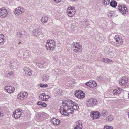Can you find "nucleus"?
Listing matches in <instances>:
<instances>
[{
  "instance_id": "obj_1",
  "label": "nucleus",
  "mask_w": 129,
  "mask_h": 129,
  "mask_svg": "<svg viewBox=\"0 0 129 129\" xmlns=\"http://www.w3.org/2000/svg\"><path fill=\"white\" fill-rule=\"evenodd\" d=\"M63 105L60 108V111L62 115L65 116L70 115L74 113V110H77L79 106L76 103L70 100H63Z\"/></svg>"
},
{
  "instance_id": "obj_2",
  "label": "nucleus",
  "mask_w": 129,
  "mask_h": 129,
  "mask_svg": "<svg viewBox=\"0 0 129 129\" xmlns=\"http://www.w3.org/2000/svg\"><path fill=\"white\" fill-rule=\"evenodd\" d=\"M56 46L55 42L53 40H50L47 41L46 45V47L47 50L52 51L55 48Z\"/></svg>"
},
{
  "instance_id": "obj_3",
  "label": "nucleus",
  "mask_w": 129,
  "mask_h": 129,
  "mask_svg": "<svg viewBox=\"0 0 129 129\" xmlns=\"http://www.w3.org/2000/svg\"><path fill=\"white\" fill-rule=\"evenodd\" d=\"M72 48L74 51L76 53H81L82 51V46L79 43L76 42L72 44Z\"/></svg>"
},
{
  "instance_id": "obj_4",
  "label": "nucleus",
  "mask_w": 129,
  "mask_h": 129,
  "mask_svg": "<svg viewBox=\"0 0 129 129\" xmlns=\"http://www.w3.org/2000/svg\"><path fill=\"white\" fill-rule=\"evenodd\" d=\"M97 101L96 99L91 98L87 100L86 105L88 107H91L96 105Z\"/></svg>"
},
{
  "instance_id": "obj_5",
  "label": "nucleus",
  "mask_w": 129,
  "mask_h": 129,
  "mask_svg": "<svg viewBox=\"0 0 129 129\" xmlns=\"http://www.w3.org/2000/svg\"><path fill=\"white\" fill-rule=\"evenodd\" d=\"M22 113L21 110L19 109H17L13 112L12 116L15 119L19 118L21 116Z\"/></svg>"
},
{
  "instance_id": "obj_6",
  "label": "nucleus",
  "mask_w": 129,
  "mask_h": 129,
  "mask_svg": "<svg viewBox=\"0 0 129 129\" xmlns=\"http://www.w3.org/2000/svg\"><path fill=\"white\" fill-rule=\"evenodd\" d=\"M90 116L94 120L99 118L100 117L101 114L98 111H92L91 112Z\"/></svg>"
},
{
  "instance_id": "obj_7",
  "label": "nucleus",
  "mask_w": 129,
  "mask_h": 129,
  "mask_svg": "<svg viewBox=\"0 0 129 129\" xmlns=\"http://www.w3.org/2000/svg\"><path fill=\"white\" fill-rule=\"evenodd\" d=\"M118 9L120 12L123 15H124V14H126L128 12L127 8L123 5H118Z\"/></svg>"
},
{
  "instance_id": "obj_8",
  "label": "nucleus",
  "mask_w": 129,
  "mask_h": 129,
  "mask_svg": "<svg viewBox=\"0 0 129 129\" xmlns=\"http://www.w3.org/2000/svg\"><path fill=\"white\" fill-rule=\"evenodd\" d=\"M75 96L78 98L82 99L85 97V94L81 90L76 91L75 92Z\"/></svg>"
},
{
  "instance_id": "obj_9",
  "label": "nucleus",
  "mask_w": 129,
  "mask_h": 129,
  "mask_svg": "<svg viewBox=\"0 0 129 129\" xmlns=\"http://www.w3.org/2000/svg\"><path fill=\"white\" fill-rule=\"evenodd\" d=\"M67 12L68 16H73L75 14V10L74 8L69 7L67 9Z\"/></svg>"
},
{
  "instance_id": "obj_10",
  "label": "nucleus",
  "mask_w": 129,
  "mask_h": 129,
  "mask_svg": "<svg viewBox=\"0 0 129 129\" xmlns=\"http://www.w3.org/2000/svg\"><path fill=\"white\" fill-rule=\"evenodd\" d=\"M24 11V8L22 7H19L15 9L14 12L16 15H19Z\"/></svg>"
},
{
  "instance_id": "obj_11",
  "label": "nucleus",
  "mask_w": 129,
  "mask_h": 129,
  "mask_svg": "<svg viewBox=\"0 0 129 129\" xmlns=\"http://www.w3.org/2000/svg\"><path fill=\"white\" fill-rule=\"evenodd\" d=\"M28 94L26 92H21L18 94L17 98L19 100H23Z\"/></svg>"
},
{
  "instance_id": "obj_12",
  "label": "nucleus",
  "mask_w": 129,
  "mask_h": 129,
  "mask_svg": "<svg viewBox=\"0 0 129 129\" xmlns=\"http://www.w3.org/2000/svg\"><path fill=\"white\" fill-rule=\"evenodd\" d=\"M40 99L43 101H48L51 98L50 96L46 95L45 93H42L39 95Z\"/></svg>"
},
{
  "instance_id": "obj_13",
  "label": "nucleus",
  "mask_w": 129,
  "mask_h": 129,
  "mask_svg": "<svg viewBox=\"0 0 129 129\" xmlns=\"http://www.w3.org/2000/svg\"><path fill=\"white\" fill-rule=\"evenodd\" d=\"M114 39L117 44L121 45L123 44V40L121 37L119 35H116L114 37Z\"/></svg>"
},
{
  "instance_id": "obj_14",
  "label": "nucleus",
  "mask_w": 129,
  "mask_h": 129,
  "mask_svg": "<svg viewBox=\"0 0 129 129\" xmlns=\"http://www.w3.org/2000/svg\"><path fill=\"white\" fill-rule=\"evenodd\" d=\"M5 90L9 93H13L15 91V88L11 86H7L5 87Z\"/></svg>"
},
{
  "instance_id": "obj_15",
  "label": "nucleus",
  "mask_w": 129,
  "mask_h": 129,
  "mask_svg": "<svg viewBox=\"0 0 129 129\" xmlns=\"http://www.w3.org/2000/svg\"><path fill=\"white\" fill-rule=\"evenodd\" d=\"M128 82V79L125 77H122L119 81V83L121 86L125 85L127 84Z\"/></svg>"
},
{
  "instance_id": "obj_16",
  "label": "nucleus",
  "mask_w": 129,
  "mask_h": 129,
  "mask_svg": "<svg viewBox=\"0 0 129 129\" xmlns=\"http://www.w3.org/2000/svg\"><path fill=\"white\" fill-rule=\"evenodd\" d=\"M42 30L40 28H36L34 29L33 31V35L35 37H37L41 34Z\"/></svg>"
},
{
  "instance_id": "obj_17",
  "label": "nucleus",
  "mask_w": 129,
  "mask_h": 129,
  "mask_svg": "<svg viewBox=\"0 0 129 129\" xmlns=\"http://www.w3.org/2000/svg\"><path fill=\"white\" fill-rule=\"evenodd\" d=\"M8 15V12L7 10L4 7H3L0 9V16H7Z\"/></svg>"
},
{
  "instance_id": "obj_18",
  "label": "nucleus",
  "mask_w": 129,
  "mask_h": 129,
  "mask_svg": "<svg viewBox=\"0 0 129 129\" xmlns=\"http://www.w3.org/2000/svg\"><path fill=\"white\" fill-rule=\"evenodd\" d=\"M109 51V54L112 57L114 56L115 55H116L117 53L116 49L113 47H111Z\"/></svg>"
},
{
  "instance_id": "obj_19",
  "label": "nucleus",
  "mask_w": 129,
  "mask_h": 129,
  "mask_svg": "<svg viewBox=\"0 0 129 129\" xmlns=\"http://www.w3.org/2000/svg\"><path fill=\"white\" fill-rule=\"evenodd\" d=\"M122 89L121 88L117 87L113 89V94L114 95H117L120 94L121 91H122Z\"/></svg>"
},
{
  "instance_id": "obj_20",
  "label": "nucleus",
  "mask_w": 129,
  "mask_h": 129,
  "mask_svg": "<svg viewBox=\"0 0 129 129\" xmlns=\"http://www.w3.org/2000/svg\"><path fill=\"white\" fill-rule=\"evenodd\" d=\"M24 71L25 74L27 75L31 76L32 74V71L28 67L24 68Z\"/></svg>"
},
{
  "instance_id": "obj_21",
  "label": "nucleus",
  "mask_w": 129,
  "mask_h": 129,
  "mask_svg": "<svg viewBox=\"0 0 129 129\" xmlns=\"http://www.w3.org/2000/svg\"><path fill=\"white\" fill-rule=\"evenodd\" d=\"M51 122L54 125H56L59 124L60 121L59 119H56L55 118H53L51 120Z\"/></svg>"
},
{
  "instance_id": "obj_22",
  "label": "nucleus",
  "mask_w": 129,
  "mask_h": 129,
  "mask_svg": "<svg viewBox=\"0 0 129 129\" xmlns=\"http://www.w3.org/2000/svg\"><path fill=\"white\" fill-rule=\"evenodd\" d=\"M5 38L4 35L0 34V45L3 44L5 41Z\"/></svg>"
},
{
  "instance_id": "obj_23",
  "label": "nucleus",
  "mask_w": 129,
  "mask_h": 129,
  "mask_svg": "<svg viewBox=\"0 0 129 129\" xmlns=\"http://www.w3.org/2000/svg\"><path fill=\"white\" fill-rule=\"evenodd\" d=\"M113 117L112 115H110L106 117L105 119L107 122H109L112 121L113 120Z\"/></svg>"
},
{
  "instance_id": "obj_24",
  "label": "nucleus",
  "mask_w": 129,
  "mask_h": 129,
  "mask_svg": "<svg viewBox=\"0 0 129 129\" xmlns=\"http://www.w3.org/2000/svg\"><path fill=\"white\" fill-rule=\"evenodd\" d=\"M103 61L104 62L107 63L111 64L113 62V61L107 58H104L103 59Z\"/></svg>"
},
{
  "instance_id": "obj_25",
  "label": "nucleus",
  "mask_w": 129,
  "mask_h": 129,
  "mask_svg": "<svg viewBox=\"0 0 129 129\" xmlns=\"http://www.w3.org/2000/svg\"><path fill=\"white\" fill-rule=\"evenodd\" d=\"M82 127V124L80 123H78L76 125L74 126L73 129H81Z\"/></svg>"
},
{
  "instance_id": "obj_26",
  "label": "nucleus",
  "mask_w": 129,
  "mask_h": 129,
  "mask_svg": "<svg viewBox=\"0 0 129 129\" xmlns=\"http://www.w3.org/2000/svg\"><path fill=\"white\" fill-rule=\"evenodd\" d=\"M110 4L112 7L115 8L117 6V3L114 1H112L111 2Z\"/></svg>"
},
{
  "instance_id": "obj_27",
  "label": "nucleus",
  "mask_w": 129,
  "mask_h": 129,
  "mask_svg": "<svg viewBox=\"0 0 129 129\" xmlns=\"http://www.w3.org/2000/svg\"><path fill=\"white\" fill-rule=\"evenodd\" d=\"M13 74V72L12 71L7 72L6 73L5 76L6 77H9L11 76H12Z\"/></svg>"
},
{
  "instance_id": "obj_28",
  "label": "nucleus",
  "mask_w": 129,
  "mask_h": 129,
  "mask_svg": "<svg viewBox=\"0 0 129 129\" xmlns=\"http://www.w3.org/2000/svg\"><path fill=\"white\" fill-rule=\"evenodd\" d=\"M37 104L38 105H41L44 107H46L47 106V105L46 104L41 101H39L38 102Z\"/></svg>"
},
{
  "instance_id": "obj_29",
  "label": "nucleus",
  "mask_w": 129,
  "mask_h": 129,
  "mask_svg": "<svg viewBox=\"0 0 129 129\" xmlns=\"http://www.w3.org/2000/svg\"><path fill=\"white\" fill-rule=\"evenodd\" d=\"M91 85L90 86V88H93L96 87L97 86L96 83L94 81H93L91 82Z\"/></svg>"
},
{
  "instance_id": "obj_30",
  "label": "nucleus",
  "mask_w": 129,
  "mask_h": 129,
  "mask_svg": "<svg viewBox=\"0 0 129 129\" xmlns=\"http://www.w3.org/2000/svg\"><path fill=\"white\" fill-rule=\"evenodd\" d=\"M47 17H42L41 19V21L42 22H47L48 20Z\"/></svg>"
},
{
  "instance_id": "obj_31",
  "label": "nucleus",
  "mask_w": 129,
  "mask_h": 129,
  "mask_svg": "<svg viewBox=\"0 0 129 129\" xmlns=\"http://www.w3.org/2000/svg\"><path fill=\"white\" fill-rule=\"evenodd\" d=\"M113 127L112 126L105 125L104 126L103 129H113Z\"/></svg>"
},
{
  "instance_id": "obj_32",
  "label": "nucleus",
  "mask_w": 129,
  "mask_h": 129,
  "mask_svg": "<svg viewBox=\"0 0 129 129\" xmlns=\"http://www.w3.org/2000/svg\"><path fill=\"white\" fill-rule=\"evenodd\" d=\"M39 85L41 87L44 88L48 86V85L47 84H44V83H41L39 84Z\"/></svg>"
},
{
  "instance_id": "obj_33",
  "label": "nucleus",
  "mask_w": 129,
  "mask_h": 129,
  "mask_svg": "<svg viewBox=\"0 0 129 129\" xmlns=\"http://www.w3.org/2000/svg\"><path fill=\"white\" fill-rule=\"evenodd\" d=\"M49 76L48 75H45L43 77V79L44 80L47 81L49 79Z\"/></svg>"
},
{
  "instance_id": "obj_34",
  "label": "nucleus",
  "mask_w": 129,
  "mask_h": 129,
  "mask_svg": "<svg viewBox=\"0 0 129 129\" xmlns=\"http://www.w3.org/2000/svg\"><path fill=\"white\" fill-rule=\"evenodd\" d=\"M110 2V0H103V3L106 5H109Z\"/></svg>"
},
{
  "instance_id": "obj_35",
  "label": "nucleus",
  "mask_w": 129,
  "mask_h": 129,
  "mask_svg": "<svg viewBox=\"0 0 129 129\" xmlns=\"http://www.w3.org/2000/svg\"><path fill=\"white\" fill-rule=\"evenodd\" d=\"M85 84L87 86H89L90 88L91 85V82H86L85 83Z\"/></svg>"
},
{
  "instance_id": "obj_36",
  "label": "nucleus",
  "mask_w": 129,
  "mask_h": 129,
  "mask_svg": "<svg viewBox=\"0 0 129 129\" xmlns=\"http://www.w3.org/2000/svg\"><path fill=\"white\" fill-rule=\"evenodd\" d=\"M36 116L37 118H40V115L38 113H37L36 114Z\"/></svg>"
},
{
  "instance_id": "obj_37",
  "label": "nucleus",
  "mask_w": 129,
  "mask_h": 129,
  "mask_svg": "<svg viewBox=\"0 0 129 129\" xmlns=\"http://www.w3.org/2000/svg\"><path fill=\"white\" fill-rule=\"evenodd\" d=\"M102 115L104 116H107V113L105 112H104L102 114Z\"/></svg>"
},
{
  "instance_id": "obj_38",
  "label": "nucleus",
  "mask_w": 129,
  "mask_h": 129,
  "mask_svg": "<svg viewBox=\"0 0 129 129\" xmlns=\"http://www.w3.org/2000/svg\"><path fill=\"white\" fill-rule=\"evenodd\" d=\"M56 3H59L61 1V0H53Z\"/></svg>"
},
{
  "instance_id": "obj_39",
  "label": "nucleus",
  "mask_w": 129,
  "mask_h": 129,
  "mask_svg": "<svg viewBox=\"0 0 129 129\" xmlns=\"http://www.w3.org/2000/svg\"><path fill=\"white\" fill-rule=\"evenodd\" d=\"M4 115V114L2 112L0 111V117L3 116Z\"/></svg>"
},
{
  "instance_id": "obj_40",
  "label": "nucleus",
  "mask_w": 129,
  "mask_h": 129,
  "mask_svg": "<svg viewBox=\"0 0 129 129\" xmlns=\"http://www.w3.org/2000/svg\"><path fill=\"white\" fill-rule=\"evenodd\" d=\"M40 64H41L38 63H36V65L38 66H39Z\"/></svg>"
},
{
  "instance_id": "obj_41",
  "label": "nucleus",
  "mask_w": 129,
  "mask_h": 129,
  "mask_svg": "<svg viewBox=\"0 0 129 129\" xmlns=\"http://www.w3.org/2000/svg\"><path fill=\"white\" fill-rule=\"evenodd\" d=\"M72 1H77V0H72Z\"/></svg>"
},
{
  "instance_id": "obj_42",
  "label": "nucleus",
  "mask_w": 129,
  "mask_h": 129,
  "mask_svg": "<svg viewBox=\"0 0 129 129\" xmlns=\"http://www.w3.org/2000/svg\"><path fill=\"white\" fill-rule=\"evenodd\" d=\"M110 16H112V15H111Z\"/></svg>"
}]
</instances>
